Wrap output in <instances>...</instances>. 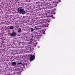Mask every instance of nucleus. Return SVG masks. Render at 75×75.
Segmentation results:
<instances>
[{
	"label": "nucleus",
	"mask_w": 75,
	"mask_h": 75,
	"mask_svg": "<svg viewBox=\"0 0 75 75\" xmlns=\"http://www.w3.org/2000/svg\"><path fill=\"white\" fill-rule=\"evenodd\" d=\"M33 39L31 38L30 40V42H28V44H32L33 43Z\"/></svg>",
	"instance_id": "nucleus-4"
},
{
	"label": "nucleus",
	"mask_w": 75,
	"mask_h": 75,
	"mask_svg": "<svg viewBox=\"0 0 75 75\" xmlns=\"http://www.w3.org/2000/svg\"><path fill=\"white\" fill-rule=\"evenodd\" d=\"M43 34H45V31H44V32H43Z\"/></svg>",
	"instance_id": "nucleus-15"
},
{
	"label": "nucleus",
	"mask_w": 75,
	"mask_h": 75,
	"mask_svg": "<svg viewBox=\"0 0 75 75\" xmlns=\"http://www.w3.org/2000/svg\"><path fill=\"white\" fill-rule=\"evenodd\" d=\"M51 17H52V18H54V17L53 18V15H51Z\"/></svg>",
	"instance_id": "nucleus-13"
},
{
	"label": "nucleus",
	"mask_w": 75,
	"mask_h": 75,
	"mask_svg": "<svg viewBox=\"0 0 75 75\" xmlns=\"http://www.w3.org/2000/svg\"><path fill=\"white\" fill-rule=\"evenodd\" d=\"M26 49L27 50H31V47L30 46L28 45L26 47Z\"/></svg>",
	"instance_id": "nucleus-6"
},
{
	"label": "nucleus",
	"mask_w": 75,
	"mask_h": 75,
	"mask_svg": "<svg viewBox=\"0 0 75 75\" xmlns=\"http://www.w3.org/2000/svg\"><path fill=\"white\" fill-rule=\"evenodd\" d=\"M11 35L12 36V37H13V36H16L17 35V33L15 32L12 33H11Z\"/></svg>",
	"instance_id": "nucleus-5"
},
{
	"label": "nucleus",
	"mask_w": 75,
	"mask_h": 75,
	"mask_svg": "<svg viewBox=\"0 0 75 75\" xmlns=\"http://www.w3.org/2000/svg\"><path fill=\"white\" fill-rule=\"evenodd\" d=\"M10 29H11V30H13L14 28V27L13 26H11L10 27Z\"/></svg>",
	"instance_id": "nucleus-10"
},
{
	"label": "nucleus",
	"mask_w": 75,
	"mask_h": 75,
	"mask_svg": "<svg viewBox=\"0 0 75 75\" xmlns=\"http://www.w3.org/2000/svg\"><path fill=\"white\" fill-rule=\"evenodd\" d=\"M18 64H19V65H23V64L21 62H18Z\"/></svg>",
	"instance_id": "nucleus-9"
},
{
	"label": "nucleus",
	"mask_w": 75,
	"mask_h": 75,
	"mask_svg": "<svg viewBox=\"0 0 75 75\" xmlns=\"http://www.w3.org/2000/svg\"><path fill=\"white\" fill-rule=\"evenodd\" d=\"M46 21L47 20L44 19H41L39 21L40 23V24H44V25L45 26H47V22Z\"/></svg>",
	"instance_id": "nucleus-2"
},
{
	"label": "nucleus",
	"mask_w": 75,
	"mask_h": 75,
	"mask_svg": "<svg viewBox=\"0 0 75 75\" xmlns=\"http://www.w3.org/2000/svg\"><path fill=\"white\" fill-rule=\"evenodd\" d=\"M31 31L32 32H33L34 31V29H33V28H31Z\"/></svg>",
	"instance_id": "nucleus-11"
},
{
	"label": "nucleus",
	"mask_w": 75,
	"mask_h": 75,
	"mask_svg": "<svg viewBox=\"0 0 75 75\" xmlns=\"http://www.w3.org/2000/svg\"><path fill=\"white\" fill-rule=\"evenodd\" d=\"M31 37H32V38H33V37H34V36L32 35Z\"/></svg>",
	"instance_id": "nucleus-14"
},
{
	"label": "nucleus",
	"mask_w": 75,
	"mask_h": 75,
	"mask_svg": "<svg viewBox=\"0 0 75 75\" xmlns=\"http://www.w3.org/2000/svg\"><path fill=\"white\" fill-rule=\"evenodd\" d=\"M35 59V57H34V55L31 54L30 57V61H33L34 59Z\"/></svg>",
	"instance_id": "nucleus-3"
},
{
	"label": "nucleus",
	"mask_w": 75,
	"mask_h": 75,
	"mask_svg": "<svg viewBox=\"0 0 75 75\" xmlns=\"http://www.w3.org/2000/svg\"><path fill=\"white\" fill-rule=\"evenodd\" d=\"M34 28H37V26H35V27H33Z\"/></svg>",
	"instance_id": "nucleus-12"
},
{
	"label": "nucleus",
	"mask_w": 75,
	"mask_h": 75,
	"mask_svg": "<svg viewBox=\"0 0 75 75\" xmlns=\"http://www.w3.org/2000/svg\"><path fill=\"white\" fill-rule=\"evenodd\" d=\"M21 29L20 28H19V30H18V32L19 33H21Z\"/></svg>",
	"instance_id": "nucleus-8"
},
{
	"label": "nucleus",
	"mask_w": 75,
	"mask_h": 75,
	"mask_svg": "<svg viewBox=\"0 0 75 75\" xmlns=\"http://www.w3.org/2000/svg\"><path fill=\"white\" fill-rule=\"evenodd\" d=\"M16 65V62H14L12 63V66H15Z\"/></svg>",
	"instance_id": "nucleus-7"
},
{
	"label": "nucleus",
	"mask_w": 75,
	"mask_h": 75,
	"mask_svg": "<svg viewBox=\"0 0 75 75\" xmlns=\"http://www.w3.org/2000/svg\"><path fill=\"white\" fill-rule=\"evenodd\" d=\"M60 2H61V1H60Z\"/></svg>",
	"instance_id": "nucleus-16"
},
{
	"label": "nucleus",
	"mask_w": 75,
	"mask_h": 75,
	"mask_svg": "<svg viewBox=\"0 0 75 75\" xmlns=\"http://www.w3.org/2000/svg\"><path fill=\"white\" fill-rule=\"evenodd\" d=\"M22 7H19L18 10V13L19 14H25V11L22 8Z\"/></svg>",
	"instance_id": "nucleus-1"
}]
</instances>
